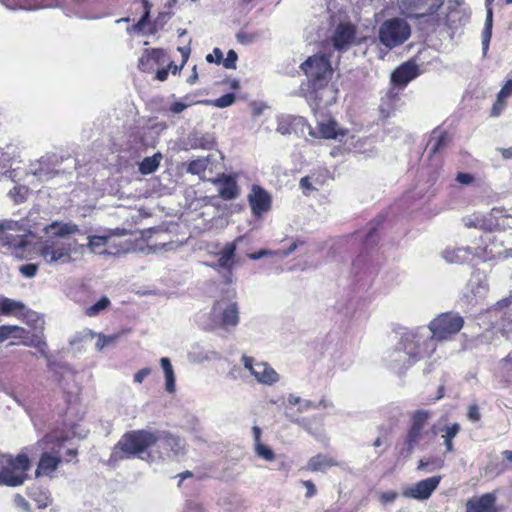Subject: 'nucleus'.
<instances>
[{"instance_id": "7ed1b4c3", "label": "nucleus", "mask_w": 512, "mask_h": 512, "mask_svg": "<svg viewBox=\"0 0 512 512\" xmlns=\"http://www.w3.org/2000/svg\"><path fill=\"white\" fill-rule=\"evenodd\" d=\"M464 325V319L458 313L446 312L436 316L430 321L428 328L431 335H428L423 329L420 331L421 339H430L433 342V352L436 350L437 341L450 340L456 335ZM426 343V340L423 341Z\"/></svg>"}, {"instance_id": "69168bd1", "label": "nucleus", "mask_w": 512, "mask_h": 512, "mask_svg": "<svg viewBox=\"0 0 512 512\" xmlns=\"http://www.w3.org/2000/svg\"><path fill=\"white\" fill-rule=\"evenodd\" d=\"M274 253L270 250H265V249H262L258 252H255V253H251L248 255V257L252 260H258V259H261L262 257H265V256H270V255H273Z\"/></svg>"}, {"instance_id": "a878e982", "label": "nucleus", "mask_w": 512, "mask_h": 512, "mask_svg": "<svg viewBox=\"0 0 512 512\" xmlns=\"http://www.w3.org/2000/svg\"><path fill=\"white\" fill-rule=\"evenodd\" d=\"M470 255L472 252L468 247H449L442 253L444 260L452 264H461L467 261Z\"/></svg>"}, {"instance_id": "8fccbe9b", "label": "nucleus", "mask_w": 512, "mask_h": 512, "mask_svg": "<svg viewBox=\"0 0 512 512\" xmlns=\"http://www.w3.org/2000/svg\"><path fill=\"white\" fill-rule=\"evenodd\" d=\"M399 494L396 491H387L379 493V501L382 505L386 506L393 503Z\"/></svg>"}, {"instance_id": "473e14b6", "label": "nucleus", "mask_w": 512, "mask_h": 512, "mask_svg": "<svg viewBox=\"0 0 512 512\" xmlns=\"http://www.w3.org/2000/svg\"><path fill=\"white\" fill-rule=\"evenodd\" d=\"M449 141L448 135L445 132L441 131H433L432 136L428 142V146L430 147V152L435 154L439 152L442 148L447 146Z\"/></svg>"}, {"instance_id": "cd10ccee", "label": "nucleus", "mask_w": 512, "mask_h": 512, "mask_svg": "<svg viewBox=\"0 0 512 512\" xmlns=\"http://www.w3.org/2000/svg\"><path fill=\"white\" fill-rule=\"evenodd\" d=\"M309 134L313 137H321L325 139H335L339 134H342L337 127V123L332 120L320 122L318 124V133L311 130L310 126L307 125Z\"/></svg>"}, {"instance_id": "f704fd0d", "label": "nucleus", "mask_w": 512, "mask_h": 512, "mask_svg": "<svg viewBox=\"0 0 512 512\" xmlns=\"http://www.w3.org/2000/svg\"><path fill=\"white\" fill-rule=\"evenodd\" d=\"M161 158L162 156L160 153H157L152 157L144 158L139 166V171L141 172V174L147 175L156 171L157 168L159 167Z\"/></svg>"}, {"instance_id": "3c124183", "label": "nucleus", "mask_w": 512, "mask_h": 512, "mask_svg": "<svg viewBox=\"0 0 512 512\" xmlns=\"http://www.w3.org/2000/svg\"><path fill=\"white\" fill-rule=\"evenodd\" d=\"M238 59L237 53L234 50H229L227 52L226 58L223 60V65L227 69L236 68V61Z\"/></svg>"}, {"instance_id": "2f4dec72", "label": "nucleus", "mask_w": 512, "mask_h": 512, "mask_svg": "<svg viewBox=\"0 0 512 512\" xmlns=\"http://www.w3.org/2000/svg\"><path fill=\"white\" fill-rule=\"evenodd\" d=\"M24 328L16 325L0 326V343L8 339H21L24 337Z\"/></svg>"}, {"instance_id": "423d86ee", "label": "nucleus", "mask_w": 512, "mask_h": 512, "mask_svg": "<svg viewBox=\"0 0 512 512\" xmlns=\"http://www.w3.org/2000/svg\"><path fill=\"white\" fill-rule=\"evenodd\" d=\"M30 462L25 454L16 457L11 455L0 456V485L9 487L20 486L27 477Z\"/></svg>"}, {"instance_id": "9b49d317", "label": "nucleus", "mask_w": 512, "mask_h": 512, "mask_svg": "<svg viewBox=\"0 0 512 512\" xmlns=\"http://www.w3.org/2000/svg\"><path fill=\"white\" fill-rule=\"evenodd\" d=\"M241 364L258 384L273 386L280 380V375L266 362L256 361L253 357L242 355Z\"/></svg>"}, {"instance_id": "2eb2a0df", "label": "nucleus", "mask_w": 512, "mask_h": 512, "mask_svg": "<svg viewBox=\"0 0 512 512\" xmlns=\"http://www.w3.org/2000/svg\"><path fill=\"white\" fill-rule=\"evenodd\" d=\"M242 241V237H237L234 241L226 243L222 249L216 254L218 259L216 263L208 264L209 267L220 272L221 270H233L236 264V250L238 243Z\"/></svg>"}, {"instance_id": "bb28decb", "label": "nucleus", "mask_w": 512, "mask_h": 512, "mask_svg": "<svg viewBox=\"0 0 512 512\" xmlns=\"http://www.w3.org/2000/svg\"><path fill=\"white\" fill-rule=\"evenodd\" d=\"M333 466H338V462L334 458L318 454L309 459L306 468L313 472H326Z\"/></svg>"}, {"instance_id": "f8f14e48", "label": "nucleus", "mask_w": 512, "mask_h": 512, "mask_svg": "<svg viewBox=\"0 0 512 512\" xmlns=\"http://www.w3.org/2000/svg\"><path fill=\"white\" fill-rule=\"evenodd\" d=\"M444 0H399L401 13L407 17L425 18L434 16Z\"/></svg>"}, {"instance_id": "f03ea898", "label": "nucleus", "mask_w": 512, "mask_h": 512, "mask_svg": "<svg viewBox=\"0 0 512 512\" xmlns=\"http://www.w3.org/2000/svg\"><path fill=\"white\" fill-rule=\"evenodd\" d=\"M301 69L307 76L312 88L305 94L310 106L316 109L323 104L327 105L328 101L324 100V95L332 93L327 87L332 76V66L329 59L324 54H315L301 64Z\"/></svg>"}, {"instance_id": "5701e85b", "label": "nucleus", "mask_w": 512, "mask_h": 512, "mask_svg": "<svg viewBox=\"0 0 512 512\" xmlns=\"http://www.w3.org/2000/svg\"><path fill=\"white\" fill-rule=\"evenodd\" d=\"M306 120L300 116L280 115L277 117V132L287 135L295 131L299 126H306Z\"/></svg>"}, {"instance_id": "c85d7f7f", "label": "nucleus", "mask_w": 512, "mask_h": 512, "mask_svg": "<svg viewBox=\"0 0 512 512\" xmlns=\"http://www.w3.org/2000/svg\"><path fill=\"white\" fill-rule=\"evenodd\" d=\"M28 496L37 504L39 509L46 508L51 503L50 493L46 489L30 487Z\"/></svg>"}, {"instance_id": "1a4fd4ad", "label": "nucleus", "mask_w": 512, "mask_h": 512, "mask_svg": "<svg viewBox=\"0 0 512 512\" xmlns=\"http://www.w3.org/2000/svg\"><path fill=\"white\" fill-rule=\"evenodd\" d=\"M411 30L407 22L400 18L386 20L379 29L380 42L387 48H394L404 43Z\"/></svg>"}, {"instance_id": "ddd939ff", "label": "nucleus", "mask_w": 512, "mask_h": 512, "mask_svg": "<svg viewBox=\"0 0 512 512\" xmlns=\"http://www.w3.org/2000/svg\"><path fill=\"white\" fill-rule=\"evenodd\" d=\"M213 315L224 329L235 328L240 322L239 305L236 301L219 300L212 308Z\"/></svg>"}, {"instance_id": "4be33fe9", "label": "nucleus", "mask_w": 512, "mask_h": 512, "mask_svg": "<svg viewBox=\"0 0 512 512\" xmlns=\"http://www.w3.org/2000/svg\"><path fill=\"white\" fill-rule=\"evenodd\" d=\"M110 235L102 234V235H92L88 236V248L93 253L98 254H109V255H117L121 252H125L124 249H119L117 247H113V250H102L103 247L109 245Z\"/></svg>"}, {"instance_id": "09e8293b", "label": "nucleus", "mask_w": 512, "mask_h": 512, "mask_svg": "<svg viewBox=\"0 0 512 512\" xmlns=\"http://www.w3.org/2000/svg\"><path fill=\"white\" fill-rule=\"evenodd\" d=\"M322 183L315 179L313 176H306L301 178L300 186L306 190H317V185H321Z\"/></svg>"}, {"instance_id": "7c9ffc66", "label": "nucleus", "mask_w": 512, "mask_h": 512, "mask_svg": "<svg viewBox=\"0 0 512 512\" xmlns=\"http://www.w3.org/2000/svg\"><path fill=\"white\" fill-rule=\"evenodd\" d=\"M190 143L193 148L210 150L215 145V139L211 134L194 133L190 136Z\"/></svg>"}, {"instance_id": "ea45409f", "label": "nucleus", "mask_w": 512, "mask_h": 512, "mask_svg": "<svg viewBox=\"0 0 512 512\" xmlns=\"http://www.w3.org/2000/svg\"><path fill=\"white\" fill-rule=\"evenodd\" d=\"M235 95L233 93H227L214 100H205L203 103L209 104L218 108H226L231 106L235 102Z\"/></svg>"}, {"instance_id": "864d4df0", "label": "nucleus", "mask_w": 512, "mask_h": 512, "mask_svg": "<svg viewBox=\"0 0 512 512\" xmlns=\"http://www.w3.org/2000/svg\"><path fill=\"white\" fill-rule=\"evenodd\" d=\"M37 270H38V266L36 264H26V265H22L19 268L20 273L27 278L34 277L37 273Z\"/></svg>"}, {"instance_id": "6e6d98bb", "label": "nucleus", "mask_w": 512, "mask_h": 512, "mask_svg": "<svg viewBox=\"0 0 512 512\" xmlns=\"http://www.w3.org/2000/svg\"><path fill=\"white\" fill-rule=\"evenodd\" d=\"M15 505L24 512H32L29 502L20 494L14 497Z\"/></svg>"}, {"instance_id": "37998d69", "label": "nucleus", "mask_w": 512, "mask_h": 512, "mask_svg": "<svg viewBox=\"0 0 512 512\" xmlns=\"http://www.w3.org/2000/svg\"><path fill=\"white\" fill-rule=\"evenodd\" d=\"M142 2L144 5V8H145V13L136 24H134L132 27L127 29V32L130 34L138 33L140 31H142V29L144 28V25L149 17V14H150L149 3L147 0H142Z\"/></svg>"}, {"instance_id": "c03bdc74", "label": "nucleus", "mask_w": 512, "mask_h": 512, "mask_svg": "<svg viewBox=\"0 0 512 512\" xmlns=\"http://www.w3.org/2000/svg\"><path fill=\"white\" fill-rule=\"evenodd\" d=\"M246 372L247 371L244 369V366L241 367L238 365H234L229 369L227 377L233 381L245 382V381H247V378H248Z\"/></svg>"}, {"instance_id": "338daca9", "label": "nucleus", "mask_w": 512, "mask_h": 512, "mask_svg": "<svg viewBox=\"0 0 512 512\" xmlns=\"http://www.w3.org/2000/svg\"><path fill=\"white\" fill-rule=\"evenodd\" d=\"M504 106H505V101L500 102V101H499V97H497V100H496V102L494 103V105H493V107H492V112H491V113H492V115H493V116H498V115H500V113H501V111L503 110Z\"/></svg>"}, {"instance_id": "79ce46f5", "label": "nucleus", "mask_w": 512, "mask_h": 512, "mask_svg": "<svg viewBox=\"0 0 512 512\" xmlns=\"http://www.w3.org/2000/svg\"><path fill=\"white\" fill-rule=\"evenodd\" d=\"M208 164V158H199L189 163L187 171L191 174L201 175L207 169Z\"/></svg>"}, {"instance_id": "20e7f679", "label": "nucleus", "mask_w": 512, "mask_h": 512, "mask_svg": "<svg viewBox=\"0 0 512 512\" xmlns=\"http://www.w3.org/2000/svg\"><path fill=\"white\" fill-rule=\"evenodd\" d=\"M158 436L146 430L132 431L118 441L112 452L115 461L133 456H139L150 446L157 443Z\"/></svg>"}, {"instance_id": "f257e3e1", "label": "nucleus", "mask_w": 512, "mask_h": 512, "mask_svg": "<svg viewBox=\"0 0 512 512\" xmlns=\"http://www.w3.org/2000/svg\"><path fill=\"white\" fill-rule=\"evenodd\" d=\"M420 338V331H409L402 335L400 342L387 357L389 367L397 373L405 371L417 361L433 353V342Z\"/></svg>"}, {"instance_id": "c9c22d12", "label": "nucleus", "mask_w": 512, "mask_h": 512, "mask_svg": "<svg viewBox=\"0 0 512 512\" xmlns=\"http://www.w3.org/2000/svg\"><path fill=\"white\" fill-rule=\"evenodd\" d=\"M461 427L458 423H454L450 426H446L443 431L445 434L442 436L444 439V445L446 447L447 452H452L454 450L453 439L459 433Z\"/></svg>"}, {"instance_id": "4c0bfd02", "label": "nucleus", "mask_w": 512, "mask_h": 512, "mask_svg": "<svg viewBox=\"0 0 512 512\" xmlns=\"http://www.w3.org/2000/svg\"><path fill=\"white\" fill-rule=\"evenodd\" d=\"M21 302L0 296L1 314L8 315L23 308Z\"/></svg>"}, {"instance_id": "13d9d810", "label": "nucleus", "mask_w": 512, "mask_h": 512, "mask_svg": "<svg viewBox=\"0 0 512 512\" xmlns=\"http://www.w3.org/2000/svg\"><path fill=\"white\" fill-rule=\"evenodd\" d=\"M223 59V53L219 48H214L213 53L206 56V60L209 63H220Z\"/></svg>"}, {"instance_id": "39448f33", "label": "nucleus", "mask_w": 512, "mask_h": 512, "mask_svg": "<svg viewBox=\"0 0 512 512\" xmlns=\"http://www.w3.org/2000/svg\"><path fill=\"white\" fill-rule=\"evenodd\" d=\"M24 225L12 219L0 220V244L16 258H23L28 246Z\"/></svg>"}, {"instance_id": "aec40b11", "label": "nucleus", "mask_w": 512, "mask_h": 512, "mask_svg": "<svg viewBox=\"0 0 512 512\" xmlns=\"http://www.w3.org/2000/svg\"><path fill=\"white\" fill-rule=\"evenodd\" d=\"M158 447L165 451L167 457H179L184 453V442L173 435L158 436Z\"/></svg>"}, {"instance_id": "680f3d73", "label": "nucleus", "mask_w": 512, "mask_h": 512, "mask_svg": "<svg viewBox=\"0 0 512 512\" xmlns=\"http://www.w3.org/2000/svg\"><path fill=\"white\" fill-rule=\"evenodd\" d=\"M310 409H317V405L315 402H312L310 400H302L299 407H298V411L299 412H306Z\"/></svg>"}, {"instance_id": "5fc2aeb1", "label": "nucleus", "mask_w": 512, "mask_h": 512, "mask_svg": "<svg viewBox=\"0 0 512 512\" xmlns=\"http://www.w3.org/2000/svg\"><path fill=\"white\" fill-rule=\"evenodd\" d=\"M175 245L176 244L174 242H164V243H159V244H155L152 246H148V250H149V252H152V253H157L160 251H168V250L173 249Z\"/></svg>"}, {"instance_id": "603ef678", "label": "nucleus", "mask_w": 512, "mask_h": 512, "mask_svg": "<svg viewBox=\"0 0 512 512\" xmlns=\"http://www.w3.org/2000/svg\"><path fill=\"white\" fill-rule=\"evenodd\" d=\"M512 94V79L508 80L501 90L498 92L497 97H499V101L503 102Z\"/></svg>"}, {"instance_id": "e433bc0d", "label": "nucleus", "mask_w": 512, "mask_h": 512, "mask_svg": "<svg viewBox=\"0 0 512 512\" xmlns=\"http://www.w3.org/2000/svg\"><path fill=\"white\" fill-rule=\"evenodd\" d=\"M468 286L475 298H483L487 292V285L479 276L472 277Z\"/></svg>"}, {"instance_id": "dca6fc26", "label": "nucleus", "mask_w": 512, "mask_h": 512, "mask_svg": "<svg viewBox=\"0 0 512 512\" xmlns=\"http://www.w3.org/2000/svg\"><path fill=\"white\" fill-rule=\"evenodd\" d=\"M495 492L473 496L466 501L465 512H498Z\"/></svg>"}, {"instance_id": "393cba45", "label": "nucleus", "mask_w": 512, "mask_h": 512, "mask_svg": "<svg viewBox=\"0 0 512 512\" xmlns=\"http://www.w3.org/2000/svg\"><path fill=\"white\" fill-rule=\"evenodd\" d=\"M164 57V52L161 49H147L144 51L142 56L139 58L138 67L142 71H150L154 68L155 65H158L162 58Z\"/></svg>"}, {"instance_id": "de8ad7c7", "label": "nucleus", "mask_w": 512, "mask_h": 512, "mask_svg": "<svg viewBox=\"0 0 512 512\" xmlns=\"http://www.w3.org/2000/svg\"><path fill=\"white\" fill-rule=\"evenodd\" d=\"M27 191L25 186H15L10 190L9 195L16 203H21L25 200Z\"/></svg>"}, {"instance_id": "b1692460", "label": "nucleus", "mask_w": 512, "mask_h": 512, "mask_svg": "<svg viewBox=\"0 0 512 512\" xmlns=\"http://www.w3.org/2000/svg\"><path fill=\"white\" fill-rule=\"evenodd\" d=\"M44 231L46 234L53 235L59 238H65L69 235L79 232V226L72 222H58L55 221L46 226Z\"/></svg>"}, {"instance_id": "6e6552de", "label": "nucleus", "mask_w": 512, "mask_h": 512, "mask_svg": "<svg viewBox=\"0 0 512 512\" xmlns=\"http://www.w3.org/2000/svg\"><path fill=\"white\" fill-rule=\"evenodd\" d=\"M432 416L429 410H417L411 415V424L407 431L403 451L405 457H409L428 435L427 424Z\"/></svg>"}, {"instance_id": "6ab92c4d", "label": "nucleus", "mask_w": 512, "mask_h": 512, "mask_svg": "<svg viewBox=\"0 0 512 512\" xmlns=\"http://www.w3.org/2000/svg\"><path fill=\"white\" fill-rule=\"evenodd\" d=\"M355 40V28L348 23L339 24L332 36L333 46L337 50H346Z\"/></svg>"}, {"instance_id": "a18cd8bd", "label": "nucleus", "mask_w": 512, "mask_h": 512, "mask_svg": "<svg viewBox=\"0 0 512 512\" xmlns=\"http://www.w3.org/2000/svg\"><path fill=\"white\" fill-rule=\"evenodd\" d=\"M255 453L258 457L266 461H273L275 459V454L272 449L262 443L255 445Z\"/></svg>"}, {"instance_id": "774afa93", "label": "nucleus", "mask_w": 512, "mask_h": 512, "mask_svg": "<svg viewBox=\"0 0 512 512\" xmlns=\"http://www.w3.org/2000/svg\"><path fill=\"white\" fill-rule=\"evenodd\" d=\"M34 175H36L38 177V179L41 181H46L52 177L51 172L45 171L43 169L36 170L34 172Z\"/></svg>"}, {"instance_id": "49530a36", "label": "nucleus", "mask_w": 512, "mask_h": 512, "mask_svg": "<svg viewBox=\"0 0 512 512\" xmlns=\"http://www.w3.org/2000/svg\"><path fill=\"white\" fill-rule=\"evenodd\" d=\"M97 335L96 332L90 330V329H84L77 333L74 338L70 341L71 344H76L78 342L82 341H89L95 338Z\"/></svg>"}, {"instance_id": "a211bd4d", "label": "nucleus", "mask_w": 512, "mask_h": 512, "mask_svg": "<svg viewBox=\"0 0 512 512\" xmlns=\"http://www.w3.org/2000/svg\"><path fill=\"white\" fill-rule=\"evenodd\" d=\"M211 182L217 186L218 194L224 200L236 199L240 194L236 179L232 175L222 174Z\"/></svg>"}, {"instance_id": "bf43d9fd", "label": "nucleus", "mask_w": 512, "mask_h": 512, "mask_svg": "<svg viewBox=\"0 0 512 512\" xmlns=\"http://www.w3.org/2000/svg\"><path fill=\"white\" fill-rule=\"evenodd\" d=\"M151 372L152 370L150 368L140 369L134 375V382L137 384H141L144 381V379L151 374Z\"/></svg>"}, {"instance_id": "e2e57ef3", "label": "nucleus", "mask_w": 512, "mask_h": 512, "mask_svg": "<svg viewBox=\"0 0 512 512\" xmlns=\"http://www.w3.org/2000/svg\"><path fill=\"white\" fill-rule=\"evenodd\" d=\"M303 486L307 489L306 497L311 498L316 494V487L310 480L302 481Z\"/></svg>"}, {"instance_id": "f3484780", "label": "nucleus", "mask_w": 512, "mask_h": 512, "mask_svg": "<svg viewBox=\"0 0 512 512\" xmlns=\"http://www.w3.org/2000/svg\"><path fill=\"white\" fill-rule=\"evenodd\" d=\"M249 204L252 212L256 216H261L270 210L271 197L270 195L260 186H253L251 193L248 196Z\"/></svg>"}, {"instance_id": "9d476101", "label": "nucleus", "mask_w": 512, "mask_h": 512, "mask_svg": "<svg viewBox=\"0 0 512 512\" xmlns=\"http://www.w3.org/2000/svg\"><path fill=\"white\" fill-rule=\"evenodd\" d=\"M76 252V242L49 239L40 249V255L49 264H67L72 261L71 254Z\"/></svg>"}, {"instance_id": "58836bf2", "label": "nucleus", "mask_w": 512, "mask_h": 512, "mask_svg": "<svg viewBox=\"0 0 512 512\" xmlns=\"http://www.w3.org/2000/svg\"><path fill=\"white\" fill-rule=\"evenodd\" d=\"M120 334H111V335H104L102 333H97L96 337L97 342L95 344V347L98 351H102L104 348L115 344L120 339Z\"/></svg>"}, {"instance_id": "a19ab883", "label": "nucleus", "mask_w": 512, "mask_h": 512, "mask_svg": "<svg viewBox=\"0 0 512 512\" xmlns=\"http://www.w3.org/2000/svg\"><path fill=\"white\" fill-rule=\"evenodd\" d=\"M109 305H110L109 298L106 296H103L95 304L88 307L86 309L85 313L89 317H93V316L98 315L100 312L104 311L105 309H107Z\"/></svg>"}, {"instance_id": "412c9836", "label": "nucleus", "mask_w": 512, "mask_h": 512, "mask_svg": "<svg viewBox=\"0 0 512 512\" xmlns=\"http://www.w3.org/2000/svg\"><path fill=\"white\" fill-rule=\"evenodd\" d=\"M418 76V67L412 62H406L398 67L391 75V81L395 85L405 87L411 80Z\"/></svg>"}, {"instance_id": "4468645a", "label": "nucleus", "mask_w": 512, "mask_h": 512, "mask_svg": "<svg viewBox=\"0 0 512 512\" xmlns=\"http://www.w3.org/2000/svg\"><path fill=\"white\" fill-rule=\"evenodd\" d=\"M441 478V476H433L421 480L414 485L404 488L402 496L418 501L427 500L439 486Z\"/></svg>"}, {"instance_id": "052dcab7", "label": "nucleus", "mask_w": 512, "mask_h": 512, "mask_svg": "<svg viewBox=\"0 0 512 512\" xmlns=\"http://www.w3.org/2000/svg\"><path fill=\"white\" fill-rule=\"evenodd\" d=\"M185 512H204V508L201 503L191 500L186 503Z\"/></svg>"}, {"instance_id": "c756f323", "label": "nucleus", "mask_w": 512, "mask_h": 512, "mask_svg": "<svg viewBox=\"0 0 512 512\" xmlns=\"http://www.w3.org/2000/svg\"><path fill=\"white\" fill-rule=\"evenodd\" d=\"M160 365L165 376V389L169 393H173L176 389L175 374L170 360L166 357L160 359Z\"/></svg>"}, {"instance_id": "72a5a7b5", "label": "nucleus", "mask_w": 512, "mask_h": 512, "mask_svg": "<svg viewBox=\"0 0 512 512\" xmlns=\"http://www.w3.org/2000/svg\"><path fill=\"white\" fill-rule=\"evenodd\" d=\"M492 18H493V12L491 8H487V14L485 19V27L482 32V46H483V53L486 54L489 43L492 36Z\"/></svg>"}, {"instance_id": "0e129e2a", "label": "nucleus", "mask_w": 512, "mask_h": 512, "mask_svg": "<svg viewBox=\"0 0 512 512\" xmlns=\"http://www.w3.org/2000/svg\"><path fill=\"white\" fill-rule=\"evenodd\" d=\"M456 180L459 183H461V184L468 185V184H470L473 181V176L471 174H468V173L460 172V173L457 174Z\"/></svg>"}, {"instance_id": "0eeeda50", "label": "nucleus", "mask_w": 512, "mask_h": 512, "mask_svg": "<svg viewBox=\"0 0 512 512\" xmlns=\"http://www.w3.org/2000/svg\"><path fill=\"white\" fill-rule=\"evenodd\" d=\"M66 438H59L57 433H51L45 436L40 445L45 450L39 460L36 477L48 476L53 477V473L57 470L61 463V446Z\"/></svg>"}, {"instance_id": "4d7b16f0", "label": "nucleus", "mask_w": 512, "mask_h": 512, "mask_svg": "<svg viewBox=\"0 0 512 512\" xmlns=\"http://www.w3.org/2000/svg\"><path fill=\"white\" fill-rule=\"evenodd\" d=\"M481 418L479 407L477 404H472L468 408V419L472 422H477Z\"/></svg>"}]
</instances>
